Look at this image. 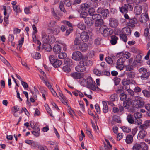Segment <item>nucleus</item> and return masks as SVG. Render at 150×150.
Listing matches in <instances>:
<instances>
[{"label": "nucleus", "mask_w": 150, "mask_h": 150, "mask_svg": "<svg viewBox=\"0 0 150 150\" xmlns=\"http://www.w3.org/2000/svg\"><path fill=\"white\" fill-rule=\"evenodd\" d=\"M85 62L86 65H89L91 64V62L88 60V57H84L79 62L78 65L75 68V69L77 72H83L86 70V68L84 65Z\"/></svg>", "instance_id": "1"}, {"label": "nucleus", "mask_w": 150, "mask_h": 150, "mask_svg": "<svg viewBox=\"0 0 150 150\" xmlns=\"http://www.w3.org/2000/svg\"><path fill=\"white\" fill-rule=\"evenodd\" d=\"M100 32L104 37L111 35L113 33V30L105 26H102L99 28Z\"/></svg>", "instance_id": "2"}, {"label": "nucleus", "mask_w": 150, "mask_h": 150, "mask_svg": "<svg viewBox=\"0 0 150 150\" xmlns=\"http://www.w3.org/2000/svg\"><path fill=\"white\" fill-rule=\"evenodd\" d=\"M120 100L123 101V105L124 108L128 109L131 104V102L129 98H127L126 94L123 93H121L120 96Z\"/></svg>", "instance_id": "3"}, {"label": "nucleus", "mask_w": 150, "mask_h": 150, "mask_svg": "<svg viewBox=\"0 0 150 150\" xmlns=\"http://www.w3.org/2000/svg\"><path fill=\"white\" fill-rule=\"evenodd\" d=\"M88 87L93 91L96 90V88H98L96 87V83L93 81V79L91 76H88L87 79Z\"/></svg>", "instance_id": "4"}, {"label": "nucleus", "mask_w": 150, "mask_h": 150, "mask_svg": "<svg viewBox=\"0 0 150 150\" xmlns=\"http://www.w3.org/2000/svg\"><path fill=\"white\" fill-rule=\"evenodd\" d=\"M133 9L132 6L129 4H125L121 7H119L120 11L122 13L128 12V10L132 11Z\"/></svg>", "instance_id": "5"}, {"label": "nucleus", "mask_w": 150, "mask_h": 150, "mask_svg": "<svg viewBox=\"0 0 150 150\" xmlns=\"http://www.w3.org/2000/svg\"><path fill=\"white\" fill-rule=\"evenodd\" d=\"M135 106L136 107L141 108L143 107L144 104V102L142 100V98L137 96L136 97V100H134Z\"/></svg>", "instance_id": "6"}, {"label": "nucleus", "mask_w": 150, "mask_h": 150, "mask_svg": "<svg viewBox=\"0 0 150 150\" xmlns=\"http://www.w3.org/2000/svg\"><path fill=\"white\" fill-rule=\"evenodd\" d=\"M72 58L73 59L76 61L80 60L84 58L82 53L78 51L74 52L73 53Z\"/></svg>", "instance_id": "7"}, {"label": "nucleus", "mask_w": 150, "mask_h": 150, "mask_svg": "<svg viewBox=\"0 0 150 150\" xmlns=\"http://www.w3.org/2000/svg\"><path fill=\"white\" fill-rule=\"evenodd\" d=\"M97 12L101 14L102 16L104 18H106L107 16H109V14L108 9H104L102 8H98L97 11Z\"/></svg>", "instance_id": "8"}, {"label": "nucleus", "mask_w": 150, "mask_h": 150, "mask_svg": "<svg viewBox=\"0 0 150 150\" xmlns=\"http://www.w3.org/2000/svg\"><path fill=\"white\" fill-rule=\"evenodd\" d=\"M125 58H119L117 62L116 68L121 70L123 69L124 68L123 63L125 61Z\"/></svg>", "instance_id": "9"}, {"label": "nucleus", "mask_w": 150, "mask_h": 150, "mask_svg": "<svg viewBox=\"0 0 150 150\" xmlns=\"http://www.w3.org/2000/svg\"><path fill=\"white\" fill-rule=\"evenodd\" d=\"M139 4V2L137 4L136 2L134 4V6H135L134 8V12L135 13L136 15H139L141 13L142 11V8L141 6H135V5H137Z\"/></svg>", "instance_id": "10"}, {"label": "nucleus", "mask_w": 150, "mask_h": 150, "mask_svg": "<svg viewBox=\"0 0 150 150\" xmlns=\"http://www.w3.org/2000/svg\"><path fill=\"white\" fill-rule=\"evenodd\" d=\"M80 38L83 42L88 41L89 38L88 33L86 31L82 32L81 33Z\"/></svg>", "instance_id": "11"}, {"label": "nucleus", "mask_w": 150, "mask_h": 150, "mask_svg": "<svg viewBox=\"0 0 150 150\" xmlns=\"http://www.w3.org/2000/svg\"><path fill=\"white\" fill-rule=\"evenodd\" d=\"M110 26L112 28H115L118 25V21L117 20L114 18H110L109 20Z\"/></svg>", "instance_id": "12"}, {"label": "nucleus", "mask_w": 150, "mask_h": 150, "mask_svg": "<svg viewBox=\"0 0 150 150\" xmlns=\"http://www.w3.org/2000/svg\"><path fill=\"white\" fill-rule=\"evenodd\" d=\"M118 108L114 107L113 108V112L115 113H117L119 114H121L124 110V107L121 105L118 106Z\"/></svg>", "instance_id": "13"}, {"label": "nucleus", "mask_w": 150, "mask_h": 150, "mask_svg": "<svg viewBox=\"0 0 150 150\" xmlns=\"http://www.w3.org/2000/svg\"><path fill=\"white\" fill-rule=\"evenodd\" d=\"M137 23V19L134 18H133L129 20V22L127 23V25L129 27L133 28L135 27V25Z\"/></svg>", "instance_id": "14"}, {"label": "nucleus", "mask_w": 150, "mask_h": 150, "mask_svg": "<svg viewBox=\"0 0 150 150\" xmlns=\"http://www.w3.org/2000/svg\"><path fill=\"white\" fill-rule=\"evenodd\" d=\"M148 19V15L146 13H144L141 15L139 21L142 23H145Z\"/></svg>", "instance_id": "15"}, {"label": "nucleus", "mask_w": 150, "mask_h": 150, "mask_svg": "<svg viewBox=\"0 0 150 150\" xmlns=\"http://www.w3.org/2000/svg\"><path fill=\"white\" fill-rule=\"evenodd\" d=\"M79 50L82 51H86L88 48V45L85 43L81 42L79 46Z\"/></svg>", "instance_id": "16"}, {"label": "nucleus", "mask_w": 150, "mask_h": 150, "mask_svg": "<svg viewBox=\"0 0 150 150\" xmlns=\"http://www.w3.org/2000/svg\"><path fill=\"white\" fill-rule=\"evenodd\" d=\"M84 21L86 24L90 26L92 25L94 22L91 16L86 17Z\"/></svg>", "instance_id": "17"}, {"label": "nucleus", "mask_w": 150, "mask_h": 150, "mask_svg": "<svg viewBox=\"0 0 150 150\" xmlns=\"http://www.w3.org/2000/svg\"><path fill=\"white\" fill-rule=\"evenodd\" d=\"M49 40L50 38L49 35L46 34L45 32H42V40L44 42L43 43H47Z\"/></svg>", "instance_id": "18"}, {"label": "nucleus", "mask_w": 150, "mask_h": 150, "mask_svg": "<svg viewBox=\"0 0 150 150\" xmlns=\"http://www.w3.org/2000/svg\"><path fill=\"white\" fill-rule=\"evenodd\" d=\"M135 83V82L134 81L132 80H130L129 79H124L122 80V83L124 86L128 85L130 83L134 84Z\"/></svg>", "instance_id": "19"}, {"label": "nucleus", "mask_w": 150, "mask_h": 150, "mask_svg": "<svg viewBox=\"0 0 150 150\" xmlns=\"http://www.w3.org/2000/svg\"><path fill=\"white\" fill-rule=\"evenodd\" d=\"M130 28L129 27H127L124 28L122 30V33L127 35H129L131 34Z\"/></svg>", "instance_id": "20"}, {"label": "nucleus", "mask_w": 150, "mask_h": 150, "mask_svg": "<svg viewBox=\"0 0 150 150\" xmlns=\"http://www.w3.org/2000/svg\"><path fill=\"white\" fill-rule=\"evenodd\" d=\"M147 134V132L146 131H141L139 133L137 138L138 139H141L145 137Z\"/></svg>", "instance_id": "21"}, {"label": "nucleus", "mask_w": 150, "mask_h": 150, "mask_svg": "<svg viewBox=\"0 0 150 150\" xmlns=\"http://www.w3.org/2000/svg\"><path fill=\"white\" fill-rule=\"evenodd\" d=\"M127 120L128 122L130 124H134L135 120L133 117V115L131 114H129L127 117Z\"/></svg>", "instance_id": "22"}, {"label": "nucleus", "mask_w": 150, "mask_h": 150, "mask_svg": "<svg viewBox=\"0 0 150 150\" xmlns=\"http://www.w3.org/2000/svg\"><path fill=\"white\" fill-rule=\"evenodd\" d=\"M89 14L91 16H92L91 18L93 20H96L100 18H101V16L98 14H95L94 13H90V11H89Z\"/></svg>", "instance_id": "23"}, {"label": "nucleus", "mask_w": 150, "mask_h": 150, "mask_svg": "<svg viewBox=\"0 0 150 150\" xmlns=\"http://www.w3.org/2000/svg\"><path fill=\"white\" fill-rule=\"evenodd\" d=\"M70 76L74 79H80L82 77L81 74L76 72L71 73Z\"/></svg>", "instance_id": "24"}, {"label": "nucleus", "mask_w": 150, "mask_h": 150, "mask_svg": "<svg viewBox=\"0 0 150 150\" xmlns=\"http://www.w3.org/2000/svg\"><path fill=\"white\" fill-rule=\"evenodd\" d=\"M62 64V62L60 60L56 59L52 64L54 67L56 68L59 67Z\"/></svg>", "instance_id": "25"}, {"label": "nucleus", "mask_w": 150, "mask_h": 150, "mask_svg": "<svg viewBox=\"0 0 150 150\" xmlns=\"http://www.w3.org/2000/svg\"><path fill=\"white\" fill-rule=\"evenodd\" d=\"M133 141V136L131 135H128L126 138L125 141L127 144H130L132 143Z\"/></svg>", "instance_id": "26"}, {"label": "nucleus", "mask_w": 150, "mask_h": 150, "mask_svg": "<svg viewBox=\"0 0 150 150\" xmlns=\"http://www.w3.org/2000/svg\"><path fill=\"white\" fill-rule=\"evenodd\" d=\"M62 46L61 45H54L53 48V50L54 52L59 53L61 50Z\"/></svg>", "instance_id": "27"}, {"label": "nucleus", "mask_w": 150, "mask_h": 150, "mask_svg": "<svg viewBox=\"0 0 150 150\" xmlns=\"http://www.w3.org/2000/svg\"><path fill=\"white\" fill-rule=\"evenodd\" d=\"M121 121L120 117L117 115H114L112 117V123L113 124H115L116 123H120Z\"/></svg>", "instance_id": "28"}, {"label": "nucleus", "mask_w": 150, "mask_h": 150, "mask_svg": "<svg viewBox=\"0 0 150 150\" xmlns=\"http://www.w3.org/2000/svg\"><path fill=\"white\" fill-rule=\"evenodd\" d=\"M111 39L110 43L111 44L115 45L117 43V40L118 39L117 37L115 35H112L111 36Z\"/></svg>", "instance_id": "29"}, {"label": "nucleus", "mask_w": 150, "mask_h": 150, "mask_svg": "<svg viewBox=\"0 0 150 150\" xmlns=\"http://www.w3.org/2000/svg\"><path fill=\"white\" fill-rule=\"evenodd\" d=\"M127 77L129 78H134L136 76V73L134 71H130L126 73Z\"/></svg>", "instance_id": "30"}, {"label": "nucleus", "mask_w": 150, "mask_h": 150, "mask_svg": "<svg viewBox=\"0 0 150 150\" xmlns=\"http://www.w3.org/2000/svg\"><path fill=\"white\" fill-rule=\"evenodd\" d=\"M43 48L47 52L50 51L52 49L51 45L47 43H43Z\"/></svg>", "instance_id": "31"}, {"label": "nucleus", "mask_w": 150, "mask_h": 150, "mask_svg": "<svg viewBox=\"0 0 150 150\" xmlns=\"http://www.w3.org/2000/svg\"><path fill=\"white\" fill-rule=\"evenodd\" d=\"M32 57L36 59H38L41 58V55L39 53L33 52L31 54Z\"/></svg>", "instance_id": "32"}, {"label": "nucleus", "mask_w": 150, "mask_h": 150, "mask_svg": "<svg viewBox=\"0 0 150 150\" xmlns=\"http://www.w3.org/2000/svg\"><path fill=\"white\" fill-rule=\"evenodd\" d=\"M105 141L107 142V144L105 143H104V146L105 149H108L109 150L111 149H112V146L110 144L109 141L107 139H105Z\"/></svg>", "instance_id": "33"}, {"label": "nucleus", "mask_w": 150, "mask_h": 150, "mask_svg": "<svg viewBox=\"0 0 150 150\" xmlns=\"http://www.w3.org/2000/svg\"><path fill=\"white\" fill-rule=\"evenodd\" d=\"M102 103L103 105V112L104 113H106L108 112V110L107 103L105 101H103Z\"/></svg>", "instance_id": "34"}, {"label": "nucleus", "mask_w": 150, "mask_h": 150, "mask_svg": "<svg viewBox=\"0 0 150 150\" xmlns=\"http://www.w3.org/2000/svg\"><path fill=\"white\" fill-rule=\"evenodd\" d=\"M103 23V20L101 19V18H100L96 21L95 24L96 26H100L102 25Z\"/></svg>", "instance_id": "35"}, {"label": "nucleus", "mask_w": 150, "mask_h": 150, "mask_svg": "<svg viewBox=\"0 0 150 150\" xmlns=\"http://www.w3.org/2000/svg\"><path fill=\"white\" fill-rule=\"evenodd\" d=\"M150 75V72H149L147 71L146 72L143 74H142L140 76V77L142 79H147L149 77Z\"/></svg>", "instance_id": "36"}, {"label": "nucleus", "mask_w": 150, "mask_h": 150, "mask_svg": "<svg viewBox=\"0 0 150 150\" xmlns=\"http://www.w3.org/2000/svg\"><path fill=\"white\" fill-rule=\"evenodd\" d=\"M40 145L38 142H36L33 141L31 146L32 148L38 149L39 148Z\"/></svg>", "instance_id": "37"}, {"label": "nucleus", "mask_w": 150, "mask_h": 150, "mask_svg": "<svg viewBox=\"0 0 150 150\" xmlns=\"http://www.w3.org/2000/svg\"><path fill=\"white\" fill-rule=\"evenodd\" d=\"M78 27L82 30H85L86 29L85 25L82 22H80L77 25Z\"/></svg>", "instance_id": "38"}, {"label": "nucleus", "mask_w": 150, "mask_h": 150, "mask_svg": "<svg viewBox=\"0 0 150 150\" xmlns=\"http://www.w3.org/2000/svg\"><path fill=\"white\" fill-rule=\"evenodd\" d=\"M24 41V38L22 37L21 40L19 41V44L17 47V49L19 50L20 51L21 50V48L22 47V45L23 44Z\"/></svg>", "instance_id": "39"}, {"label": "nucleus", "mask_w": 150, "mask_h": 150, "mask_svg": "<svg viewBox=\"0 0 150 150\" xmlns=\"http://www.w3.org/2000/svg\"><path fill=\"white\" fill-rule=\"evenodd\" d=\"M142 92L145 97L147 98H149L150 97V92H149V91H148L146 89H145L142 90Z\"/></svg>", "instance_id": "40"}, {"label": "nucleus", "mask_w": 150, "mask_h": 150, "mask_svg": "<svg viewBox=\"0 0 150 150\" xmlns=\"http://www.w3.org/2000/svg\"><path fill=\"white\" fill-rule=\"evenodd\" d=\"M141 147L142 150H148V146L144 142L140 143Z\"/></svg>", "instance_id": "41"}, {"label": "nucleus", "mask_w": 150, "mask_h": 150, "mask_svg": "<svg viewBox=\"0 0 150 150\" xmlns=\"http://www.w3.org/2000/svg\"><path fill=\"white\" fill-rule=\"evenodd\" d=\"M90 6L86 3L82 4L81 5V8L83 10H86L89 8Z\"/></svg>", "instance_id": "42"}, {"label": "nucleus", "mask_w": 150, "mask_h": 150, "mask_svg": "<svg viewBox=\"0 0 150 150\" xmlns=\"http://www.w3.org/2000/svg\"><path fill=\"white\" fill-rule=\"evenodd\" d=\"M59 5V7L60 10L64 13L66 11L65 9V8L64 6L63 2L62 1H60Z\"/></svg>", "instance_id": "43"}, {"label": "nucleus", "mask_w": 150, "mask_h": 150, "mask_svg": "<svg viewBox=\"0 0 150 150\" xmlns=\"http://www.w3.org/2000/svg\"><path fill=\"white\" fill-rule=\"evenodd\" d=\"M122 130L125 132L128 133L131 132V129L126 126H122L121 127Z\"/></svg>", "instance_id": "44"}, {"label": "nucleus", "mask_w": 150, "mask_h": 150, "mask_svg": "<svg viewBox=\"0 0 150 150\" xmlns=\"http://www.w3.org/2000/svg\"><path fill=\"white\" fill-rule=\"evenodd\" d=\"M62 97V99H61V101L65 105H67L68 106V105L67 104V100L66 97L64 95H61Z\"/></svg>", "instance_id": "45"}, {"label": "nucleus", "mask_w": 150, "mask_h": 150, "mask_svg": "<svg viewBox=\"0 0 150 150\" xmlns=\"http://www.w3.org/2000/svg\"><path fill=\"white\" fill-rule=\"evenodd\" d=\"M64 62L65 64L67 65V66L70 65L72 64V60L68 58L64 59Z\"/></svg>", "instance_id": "46"}, {"label": "nucleus", "mask_w": 150, "mask_h": 150, "mask_svg": "<svg viewBox=\"0 0 150 150\" xmlns=\"http://www.w3.org/2000/svg\"><path fill=\"white\" fill-rule=\"evenodd\" d=\"M58 56L59 59H63L66 57L67 54L64 52L59 53Z\"/></svg>", "instance_id": "47"}, {"label": "nucleus", "mask_w": 150, "mask_h": 150, "mask_svg": "<svg viewBox=\"0 0 150 150\" xmlns=\"http://www.w3.org/2000/svg\"><path fill=\"white\" fill-rule=\"evenodd\" d=\"M121 39L124 42H126L127 40V38L126 35L123 33L120 34V35Z\"/></svg>", "instance_id": "48"}, {"label": "nucleus", "mask_w": 150, "mask_h": 150, "mask_svg": "<svg viewBox=\"0 0 150 150\" xmlns=\"http://www.w3.org/2000/svg\"><path fill=\"white\" fill-rule=\"evenodd\" d=\"M117 96L116 94L112 95L110 97V100L112 102L114 101L117 100Z\"/></svg>", "instance_id": "49"}, {"label": "nucleus", "mask_w": 150, "mask_h": 150, "mask_svg": "<svg viewBox=\"0 0 150 150\" xmlns=\"http://www.w3.org/2000/svg\"><path fill=\"white\" fill-rule=\"evenodd\" d=\"M49 59L50 62L51 64H52V63L56 60V57L55 56L53 55H50L49 57Z\"/></svg>", "instance_id": "50"}, {"label": "nucleus", "mask_w": 150, "mask_h": 150, "mask_svg": "<svg viewBox=\"0 0 150 150\" xmlns=\"http://www.w3.org/2000/svg\"><path fill=\"white\" fill-rule=\"evenodd\" d=\"M140 148V144L136 143L134 145L132 149L134 150H139Z\"/></svg>", "instance_id": "51"}, {"label": "nucleus", "mask_w": 150, "mask_h": 150, "mask_svg": "<svg viewBox=\"0 0 150 150\" xmlns=\"http://www.w3.org/2000/svg\"><path fill=\"white\" fill-rule=\"evenodd\" d=\"M64 5L67 7L70 6L72 4L70 0H64Z\"/></svg>", "instance_id": "52"}, {"label": "nucleus", "mask_w": 150, "mask_h": 150, "mask_svg": "<svg viewBox=\"0 0 150 150\" xmlns=\"http://www.w3.org/2000/svg\"><path fill=\"white\" fill-rule=\"evenodd\" d=\"M0 59L3 63L6 64L7 66H8L10 65V64L7 61L4 57L1 55L0 56Z\"/></svg>", "instance_id": "53"}, {"label": "nucleus", "mask_w": 150, "mask_h": 150, "mask_svg": "<svg viewBox=\"0 0 150 150\" xmlns=\"http://www.w3.org/2000/svg\"><path fill=\"white\" fill-rule=\"evenodd\" d=\"M45 107L47 111V112L50 114L51 116H52V112L50 108L49 107L47 104H45Z\"/></svg>", "instance_id": "54"}, {"label": "nucleus", "mask_w": 150, "mask_h": 150, "mask_svg": "<svg viewBox=\"0 0 150 150\" xmlns=\"http://www.w3.org/2000/svg\"><path fill=\"white\" fill-rule=\"evenodd\" d=\"M14 10L17 13L21 11L20 10L19 7L16 5H15L13 6Z\"/></svg>", "instance_id": "55"}, {"label": "nucleus", "mask_w": 150, "mask_h": 150, "mask_svg": "<svg viewBox=\"0 0 150 150\" xmlns=\"http://www.w3.org/2000/svg\"><path fill=\"white\" fill-rule=\"evenodd\" d=\"M81 41L77 38H76L74 41V44L76 45H78L79 46V45L80 44L81 42Z\"/></svg>", "instance_id": "56"}, {"label": "nucleus", "mask_w": 150, "mask_h": 150, "mask_svg": "<svg viewBox=\"0 0 150 150\" xmlns=\"http://www.w3.org/2000/svg\"><path fill=\"white\" fill-rule=\"evenodd\" d=\"M142 58L141 55L140 54L137 55L136 57V61L137 62H140Z\"/></svg>", "instance_id": "57"}, {"label": "nucleus", "mask_w": 150, "mask_h": 150, "mask_svg": "<svg viewBox=\"0 0 150 150\" xmlns=\"http://www.w3.org/2000/svg\"><path fill=\"white\" fill-rule=\"evenodd\" d=\"M125 54V52L124 53L123 52H121L119 53H118L117 54V56L120 58H123Z\"/></svg>", "instance_id": "58"}, {"label": "nucleus", "mask_w": 150, "mask_h": 150, "mask_svg": "<svg viewBox=\"0 0 150 150\" xmlns=\"http://www.w3.org/2000/svg\"><path fill=\"white\" fill-rule=\"evenodd\" d=\"M147 69L144 67H141L139 69V72L142 74L146 72Z\"/></svg>", "instance_id": "59"}, {"label": "nucleus", "mask_w": 150, "mask_h": 150, "mask_svg": "<svg viewBox=\"0 0 150 150\" xmlns=\"http://www.w3.org/2000/svg\"><path fill=\"white\" fill-rule=\"evenodd\" d=\"M131 56V54L129 52H125V54L123 58H125V59H129L130 57Z\"/></svg>", "instance_id": "60"}, {"label": "nucleus", "mask_w": 150, "mask_h": 150, "mask_svg": "<svg viewBox=\"0 0 150 150\" xmlns=\"http://www.w3.org/2000/svg\"><path fill=\"white\" fill-rule=\"evenodd\" d=\"M139 128L141 131H146L147 127L144 124L140 125Z\"/></svg>", "instance_id": "61"}, {"label": "nucleus", "mask_w": 150, "mask_h": 150, "mask_svg": "<svg viewBox=\"0 0 150 150\" xmlns=\"http://www.w3.org/2000/svg\"><path fill=\"white\" fill-rule=\"evenodd\" d=\"M93 72L94 74L97 76H100L101 75V71L97 69H95L93 70Z\"/></svg>", "instance_id": "62"}, {"label": "nucleus", "mask_w": 150, "mask_h": 150, "mask_svg": "<svg viewBox=\"0 0 150 150\" xmlns=\"http://www.w3.org/2000/svg\"><path fill=\"white\" fill-rule=\"evenodd\" d=\"M105 60L106 62L109 64H111L112 63V60L111 58L109 57H106Z\"/></svg>", "instance_id": "63"}, {"label": "nucleus", "mask_w": 150, "mask_h": 150, "mask_svg": "<svg viewBox=\"0 0 150 150\" xmlns=\"http://www.w3.org/2000/svg\"><path fill=\"white\" fill-rule=\"evenodd\" d=\"M142 89L138 86L136 87L134 89V91L136 93H139L141 92Z\"/></svg>", "instance_id": "64"}]
</instances>
